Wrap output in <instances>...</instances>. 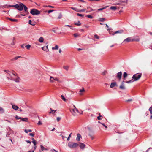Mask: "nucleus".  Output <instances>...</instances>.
Masks as SVG:
<instances>
[{
	"mask_svg": "<svg viewBox=\"0 0 152 152\" xmlns=\"http://www.w3.org/2000/svg\"><path fill=\"white\" fill-rule=\"evenodd\" d=\"M60 136H61V137H62V138L63 139H64V138H66V137H64V136H63L62 135H60Z\"/></svg>",
	"mask_w": 152,
	"mask_h": 152,
	"instance_id": "052dcab7",
	"label": "nucleus"
},
{
	"mask_svg": "<svg viewBox=\"0 0 152 152\" xmlns=\"http://www.w3.org/2000/svg\"><path fill=\"white\" fill-rule=\"evenodd\" d=\"M26 142H27L28 143H29L30 144L31 143V142L29 140H26Z\"/></svg>",
	"mask_w": 152,
	"mask_h": 152,
	"instance_id": "680f3d73",
	"label": "nucleus"
},
{
	"mask_svg": "<svg viewBox=\"0 0 152 152\" xmlns=\"http://www.w3.org/2000/svg\"><path fill=\"white\" fill-rule=\"evenodd\" d=\"M122 75V72L121 71L118 72L116 76V77L118 78L119 80H120L121 78Z\"/></svg>",
	"mask_w": 152,
	"mask_h": 152,
	"instance_id": "0eeeda50",
	"label": "nucleus"
},
{
	"mask_svg": "<svg viewBox=\"0 0 152 152\" xmlns=\"http://www.w3.org/2000/svg\"><path fill=\"white\" fill-rule=\"evenodd\" d=\"M4 112V110L3 109L2 107H0V113H3Z\"/></svg>",
	"mask_w": 152,
	"mask_h": 152,
	"instance_id": "4c0bfd02",
	"label": "nucleus"
},
{
	"mask_svg": "<svg viewBox=\"0 0 152 152\" xmlns=\"http://www.w3.org/2000/svg\"><path fill=\"white\" fill-rule=\"evenodd\" d=\"M141 73H137L134 74L132 78V80H134V81L138 80L141 77Z\"/></svg>",
	"mask_w": 152,
	"mask_h": 152,
	"instance_id": "20e7f679",
	"label": "nucleus"
},
{
	"mask_svg": "<svg viewBox=\"0 0 152 152\" xmlns=\"http://www.w3.org/2000/svg\"><path fill=\"white\" fill-rule=\"evenodd\" d=\"M131 40L130 38L128 37L124 40V41L123 42H129L130 41H131Z\"/></svg>",
	"mask_w": 152,
	"mask_h": 152,
	"instance_id": "f3484780",
	"label": "nucleus"
},
{
	"mask_svg": "<svg viewBox=\"0 0 152 152\" xmlns=\"http://www.w3.org/2000/svg\"><path fill=\"white\" fill-rule=\"evenodd\" d=\"M74 36L75 37H77L78 36V35L77 34H74Z\"/></svg>",
	"mask_w": 152,
	"mask_h": 152,
	"instance_id": "6e6d98bb",
	"label": "nucleus"
},
{
	"mask_svg": "<svg viewBox=\"0 0 152 152\" xmlns=\"http://www.w3.org/2000/svg\"><path fill=\"white\" fill-rule=\"evenodd\" d=\"M61 118L59 117H58L57 118V120L58 122L60 120Z\"/></svg>",
	"mask_w": 152,
	"mask_h": 152,
	"instance_id": "5fc2aeb1",
	"label": "nucleus"
},
{
	"mask_svg": "<svg viewBox=\"0 0 152 152\" xmlns=\"http://www.w3.org/2000/svg\"><path fill=\"white\" fill-rule=\"evenodd\" d=\"M42 49L43 50L46 52H48L49 50L48 48V46H45L43 47H42Z\"/></svg>",
	"mask_w": 152,
	"mask_h": 152,
	"instance_id": "4468645a",
	"label": "nucleus"
},
{
	"mask_svg": "<svg viewBox=\"0 0 152 152\" xmlns=\"http://www.w3.org/2000/svg\"><path fill=\"white\" fill-rule=\"evenodd\" d=\"M32 142L34 144V145H36V140H33L32 141Z\"/></svg>",
	"mask_w": 152,
	"mask_h": 152,
	"instance_id": "8fccbe9b",
	"label": "nucleus"
},
{
	"mask_svg": "<svg viewBox=\"0 0 152 152\" xmlns=\"http://www.w3.org/2000/svg\"><path fill=\"white\" fill-rule=\"evenodd\" d=\"M9 7H14L16 8L18 10H19V5L18 4L15 5H9Z\"/></svg>",
	"mask_w": 152,
	"mask_h": 152,
	"instance_id": "ddd939ff",
	"label": "nucleus"
},
{
	"mask_svg": "<svg viewBox=\"0 0 152 152\" xmlns=\"http://www.w3.org/2000/svg\"><path fill=\"white\" fill-rule=\"evenodd\" d=\"M72 134V133H70V134H69V136L68 137L67 139L68 141H69L70 140V137H71V134Z\"/></svg>",
	"mask_w": 152,
	"mask_h": 152,
	"instance_id": "de8ad7c7",
	"label": "nucleus"
},
{
	"mask_svg": "<svg viewBox=\"0 0 152 152\" xmlns=\"http://www.w3.org/2000/svg\"><path fill=\"white\" fill-rule=\"evenodd\" d=\"M124 81L122 82L121 85L120 86L119 88L121 89L124 90L125 89V88L124 85Z\"/></svg>",
	"mask_w": 152,
	"mask_h": 152,
	"instance_id": "2eb2a0df",
	"label": "nucleus"
},
{
	"mask_svg": "<svg viewBox=\"0 0 152 152\" xmlns=\"http://www.w3.org/2000/svg\"><path fill=\"white\" fill-rule=\"evenodd\" d=\"M69 66H64L63 68L66 71H68L69 69Z\"/></svg>",
	"mask_w": 152,
	"mask_h": 152,
	"instance_id": "2f4dec72",
	"label": "nucleus"
},
{
	"mask_svg": "<svg viewBox=\"0 0 152 152\" xmlns=\"http://www.w3.org/2000/svg\"><path fill=\"white\" fill-rule=\"evenodd\" d=\"M50 110H51V112H50V113L54 114L56 111V110H53L51 108H50Z\"/></svg>",
	"mask_w": 152,
	"mask_h": 152,
	"instance_id": "393cba45",
	"label": "nucleus"
},
{
	"mask_svg": "<svg viewBox=\"0 0 152 152\" xmlns=\"http://www.w3.org/2000/svg\"><path fill=\"white\" fill-rule=\"evenodd\" d=\"M50 151L53 152L54 151H55V152H58V151L54 149H52L50 150Z\"/></svg>",
	"mask_w": 152,
	"mask_h": 152,
	"instance_id": "3c124183",
	"label": "nucleus"
},
{
	"mask_svg": "<svg viewBox=\"0 0 152 152\" xmlns=\"http://www.w3.org/2000/svg\"><path fill=\"white\" fill-rule=\"evenodd\" d=\"M64 26H68L70 27H72V26L69 25H66Z\"/></svg>",
	"mask_w": 152,
	"mask_h": 152,
	"instance_id": "0e129e2a",
	"label": "nucleus"
},
{
	"mask_svg": "<svg viewBox=\"0 0 152 152\" xmlns=\"http://www.w3.org/2000/svg\"><path fill=\"white\" fill-rule=\"evenodd\" d=\"M123 32V30H118L114 32V33L113 34V35L114 34H117V33H122Z\"/></svg>",
	"mask_w": 152,
	"mask_h": 152,
	"instance_id": "a211bd4d",
	"label": "nucleus"
},
{
	"mask_svg": "<svg viewBox=\"0 0 152 152\" xmlns=\"http://www.w3.org/2000/svg\"><path fill=\"white\" fill-rule=\"evenodd\" d=\"M115 86H117L116 82L111 83L110 86V87L111 88H113Z\"/></svg>",
	"mask_w": 152,
	"mask_h": 152,
	"instance_id": "f8f14e48",
	"label": "nucleus"
},
{
	"mask_svg": "<svg viewBox=\"0 0 152 152\" xmlns=\"http://www.w3.org/2000/svg\"><path fill=\"white\" fill-rule=\"evenodd\" d=\"M40 147H41V149L40 150H39V151L40 152H41V151H42L44 150H48L47 149L45 148H44V147L42 145H41Z\"/></svg>",
	"mask_w": 152,
	"mask_h": 152,
	"instance_id": "dca6fc26",
	"label": "nucleus"
},
{
	"mask_svg": "<svg viewBox=\"0 0 152 152\" xmlns=\"http://www.w3.org/2000/svg\"><path fill=\"white\" fill-rule=\"evenodd\" d=\"M82 137L80 134L78 133L77 135V137L76 138V140L77 141H79L80 138H82Z\"/></svg>",
	"mask_w": 152,
	"mask_h": 152,
	"instance_id": "1a4fd4ad",
	"label": "nucleus"
},
{
	"mask_svg": "<svg viewBox=\"0 0 152 152\" xmlns=\"http://www.w3.org/2000/svg\"><path fill=\"white\" fill-rule=\"evenodd\" d=\"M28 9V8L23 3L20 2V11L24 10L23 14H20L21 15L25 16L26 15H28L29 14Z\"/></svg>",
	"mask_w": 152,
	"mask_h": 152,
	"instance_id": "f03ea898",
	"label": "nucleus"
},
{
	"mask_svg": "<svg viewBox=\"0 0 152 152\" xmlns=\"http://www.w3.org/2000/svg\"><path fill=\"white\" fill-rule=\"evenodd\" d=\"M85 91V90L84 88H83V89H80L79 91V92L80 93L83 92H84Z\"/></svg>",
	"mask_w": 152,
	"mask_h": 152,
	"instance_id": "c03bdc74",
	"label": "nucleus"
},
{
	"mask_svg": "<svg viewBox=\"0 0 152 152\" xmlns=\"http://www.w3.org/2000/svg\"><path fill=\"white\" fill-rule=\"evenodd\" d=\"M88 135L92 140L94 139V136L92 134L90 133Z\"/></svg>",
	"mask_w": 152,
	"mask_h": 152,
	"instance_id": "cd10ccee",
	"label": "nucleus"
},
{
	"mask_svg": "<svg viewBox=\"0 0 152 152\" xmlns=\"http://www.w3.org/2000/svg\"><path fill=\"white\" fill-rule=\"evenodd\" d=\"M28 24L33 26H34L35 25L34 23V22L32 23V21L31 20H29L28 22Z\"/></svg>",
	"mask_w": 152,
	"mask_h": 152,
	"instance_id": "4be33fe9",
	"label": "nucleus"
},
{
	"mask_svg": "<svg viewBox=\"0 0 152 152\" xmlns=\"http://www.w3.org/2000/svg\"><path fill=\"white\" fill-rule=\"evenodd\" d=\"M116 9V7L115 6H112L110 7V9L113 10H115Z\"/></svg>",
	"mask_w": 152,
	"mask_h": 152,
	"instance_id": "a878e982",
	"label": "nucleus"
},
{
	"mask_svg": "<svg viewBox=\"0 0 152 152\" xmlns=\"http://www.w3.org/2000/svg\"><path fill=\"white\" fill-rule=\"evenodd\" d=\"M25 132L26 133H28V132H32V130L31 129H28V130H25Z\"/></svg>",
	"mask_w": 152,
	"mask_h": 152,
	"instance_id": "473e14b6",
	"label": "nucleus"
},
{
	"mask_svg": "<svg viewBox=\"0 0 152 152\" xmlns=\"http://www.w3.org/2000/svg\"><path fill=\"white\" fill-rule=\"evenodd\" d=\"M68 146L71 148H74L78 146L79 144L77 143L69 142L68 144Z\"/></svg>",
	"mask_w": 152,
	"mask_h": 152,
	"instance_id": "7ed1b4c3",
	"label": "nucleus"
},
{
	"mask_svg": "<svg viewBox=\"0 0 152 152\" xmlns=\"http://www.w3.org/2000/svg\"><path fill=\"white\" fill-rule=\"evenodd\" d=\"M54 11V10H50L48 11V13H50L52 12H53Z\"/></svg>",
	"mask_w": 152,
	"mask_h": 152,
	"instance_id": "09e8293b",
	"label": "nucleus"
},
{
	"mask_svg": "<svg viewBox=\"0 0 152 152\" xmlns=\"http://www.w3.org/2000/svg\"><path fill=\"white\" fill-rule=\"evenodd\" d=\"M86 17L90 18L91 19H92L93 18V17L91 15H88L86 16Z\"/></svg>",
	"mask_w": 152,
	"mask_h": 152,
	"instance_id": "e433bc0d",
	"label": "nucleus"
},
{
	"mask_svg": "<svg viewBox=\"0 0 152 152\" xmlns=\"http://www.w3.org/2000/svg\"><path fill=\"white\" fill-rule=\"evenodd\" d=\"M149 110L150 112V113L151 115L152 114V107H150L149 109Z\"/></svg>",
	"mask_w": 152,
	"mask_h": 152,
	"instance_id": "c9c22d12",
	"label": "nucleus"
},
{
	"mask_svg": "<svg viewBox=\"0 0 152 152\" xmlns=\"http://www.w3.org/2000/svg\"><path fill=\"white\" fill-rule=\"evenodd\" d=\"M98 122L100 123L103 126H104L105 128H107V127L104 124V123H101L99 121H98Z\"/></svg>",
	"mask_w": 152,
	"mask_h": 152,
	"instance_id": "79ce46f5",
	"label": "nucleus"
},
{
	"mask_svg": "<svg viewBox=\"0 0 152 152\" xmlns=\"http://www.w3.org/2000/svg\"><path fill=\"white\" fill-rule=\"evenodd\" d=\"M105 20L104 18H99V21L101 22H104Z\"/></svg>",
	"mask_w": 152,
	"mask_h": 152,
	"instance_id": "c756f323",
	"label": "nucleus"
},
{
	"mask_svg": "<svg viewBox=\"0 0 152 152\" xmlns=\"http://www.w3.org/2000/svg\"><path fill=\"white\" fill-rule=\"evenodd\" d=\"M46 7H50V8H54V7L51 6H50V5H48V6H46Z\"/></svg>",
	"mask_w": 152,
	"mask_h": 152,
	"instance_id": "13d9d810",
	"label": "nucleus"
},
{
	"mask_svg": "<svg viewBox=\"0 0 152 152\" xmlns=\"http://www.w3.org/2000/svg\"><path fill=\"white\" fill-rule=\"evenodd\" d=\"M61 49H59V52L60 53H61Z\"/></svg>",
	"mask_w": 152,
	"mask_h": 152,
	"instance_id": "69168bd1",
	"label": "nucleus"
},
{
	"mask_svg": "<svg viewBox=\"0 0 152 152\" xmlns=\"http://www.w3.org/2000/svg\"><path fill=\"white\" fill-rule=\"evenodd\" d=\"M61 97L63 100H64V101H66V99L63 95H61Z\"/></svg>",
	"mask_w": 152,
	"mask_h": 152,
	"instance_id": "72a5a7b5",
	"label": "nucleus"
},
{
	"mask_svg": "<svg viewBox=\"0 0 152 152\" xmlns=\"http://www.w3.org/2000/svg\"><path fill=\"white\" fill-rule=\"evenodd\" d=\"M107 73V72L106 71H104L102 73V75H105Z\"/></svg>",
	"mask_w": 152,
	"mask_h": 152,
	"instance_id": "a19ab883",
	"label": "nucleus"
},
{
	"mask_svg": "<svg viewBox=\"0 0 152 152\" xmlns=\"http://www.w3.org/2000/svg\"><path fill=\"white\" fill-rule=\"evenodd\" d=\"M128 76V74L126 72H124L123 74V76L124 77V80H125L126 79V78Z\"/></svg>",
	"mask_w": 152,
	"mask_h": 152,
	"instance_id": "aec40b11",
	"label": "nucleus"
},
{
	"mask_svg": "<svg viewBox=\"0 0 152 152\" xmlns=\"http://www.w3.org/2000/svg\"><path fill=\"white\" fill-rule=\"evenodd\" d=\"M28 152H34V150H33L32 151H28Z\"/></svg>",
	"mask_w": 152,
	"mask_h": 152,
	"instance_id": "774afa93",
	"label": "nucleus"
},
{
	"mask_svg": "<svg viewBox=\"0 0 152 152\" xmlns=\"http://www.w3.org/2000/svg\"><path fill=\"white\" fill-rule=\"evenodd\" d=\"M12 108L13 109L15 110H17L19 108L18 107V106L15 105H12Z\"/></svg>",
	"mask_w": 152,
	"mask_h": 152,
	"instance_id": "6ab92c4d",
	"label": "nucleus"
},
{
	"mask_svg": "<svg viewBox=\"0 0 152 152\" xmlns=\"http://www.w3.org/2000/svg\"><path fill=\"white\" fill-rule=\"evenodd\" d=\"M86 10L85 9H83L81 10H79V12H85Z\"/></svg>",
	"mask_w": 152,
	"mask_h": 152,
	"instance_id": "37998d69",
	"label": "nucleus"
},
{
	"mask_svg": "<svg viewBox=\"0 0 152 152\" xmlns=\"http://www.w3.org/2000/svg\"><path fill=\"white\" fill-rule=\"evenodd\" d=\"M29 135L32 137H34V134L33 133H30L29 134Z\"/></svg>",
	"mask_w": 152,
	"mask_h": 152,
	"instance_id": "49530a36",
	"label": "nucleus"
},
{
	"mask_svg": "<svg viewBox=\"0 0 152 152\" xmlns=\"http://www.w3.org/2000/svg\"><path fill=\"white\" fill-rule=\"evenodd\" d=\"M77 16H80V17H83L84 16L83 15H82V14H79V13H77Z\"/></svg>",
	"mask_w": 152,
	"mask_h": 152,
	"instance_id": "a18cd8bd",
	"label": "nucleus"
},
{
	"mask_svg": "<svg viewBox=\"0 0 152 152\" xmlns=\"http://www.w3.org/2000/svg\"><path fill=\"white\" fill-rule=\"evenodd\" d=\"M37 124L39 125H40L42 124V123L40 121H39Z\"/></svg>",
	"mask_w": 152,
	"mask_h": 152,
	"instance_id": "4d7b16f0",
	"label": "nucleus"
},
{
	"mask_svg": "<svg viewBox=\"0 0 152 152\" xmlns=\"http://www.w3.org/2000/svg\"><path fill=\"white\" fill-rule=\"evenodd\" d=\"M30 13L32 15H35L40 14V12L37 9H33L30 11Z\"/></svg>",
	"mask_w": 152,
	"mask_h": 152,
	"instance_id": "39448f33",
	"label": "nucleus"
},
{
	"mask_svg": "<svg viewBox=\"0 0 152 152\" xmlns=\"http://www.w3.org/2000/svg\"><path fill=\"white\" fill-rule=\"evenodd\" d=\"M132 101V99H129L126 100V102H128L131 101Z\"/></svg>",
	"mask_w": 152,
	"mask_h": 152,
	"instance_id": "bf43d9fd",
	"label": "nucleus"
},
{
	"mask_svg": "<svg viewBox=\"0 0 152 152\" xmlns=\"http://www.w3.org/2000/svg\"><path fill=\"white\" fill-rule=\"evenodd\" d=\"M106 27L107 28V30H110V28L108 26L107 24H106Z\"/></svg>",
	"mask_w": 152,
	"mask_h": 152,
	"instance_id": "603ef678",
	"label": "nucleus"
},
{
	"mask_svg": "<svg viewBox=\"0 0 152 152\" xmlns=\"http://www.w3.org/2000/svg\"><path fill=\"white\" fill-rule=\"evenodd\" d=\"M58 46L57 45H56L55 47H53L52 48V49L53 50H58Z\"/></svg>",
	"mask_w": 152,
	"mask_h": 152,
	"instance_id": "b1692460",
	"label": "nucleus"
},
{
	"mask_svg": "<svg viewBox=\"0 0 152 152\" xmlns=\"http://www.w3.org/2000/svg\"><path fill=\"white\" fill-rule=\"evenodd\" d=\"M15 118H16L17 119H18V120L19 119V117L18 116L16 115V116H15Z\"/></svg>",
	"mask_w": 152,
	"mask_h": 152,
	"instance_id": "e2e57ef3",
	"label": "nucleus"
},
{
	"mask_svg": "<svg viewBox=\"0 0 152 152\" xmlns=\"http://www.w3.org/2000/svg\"><path fill=\"white\" fill-rule=\"evenodd\" d=\"M79 143L80 144L79 145L80 148L81 149H83L85 148L86 145L84 143L82 142H79Z\"/></svg>",
	"mask_w": 152,
	"mask_h": 152,
	"instance_id": "9b49d317",
	"label": "nucleus"
},
{
	"mask_svg": "<svg viewBox=\"0 0 152 152\" xmlns=\"http://www.w3.org/2000/svg\"><path fill=\"white\" fill-rule=\"evenodd\" d=\"M94 36L97 39H98L99 38V37L96 34L95 35H94Z\"/></svg>",
	"mask_w": 152,
	"mask_h": 152,
	"instance_id": "864d4df0",
	"label": "nucleus"
},
{
	"mask_svg": "<svg viewBox=\"0 0 152 152\" xmlns=\"http://www.w3.org/2000/svg\"><path fill=\"white\" fill-rule=\"evenodd\" d=\"M100 116H98L97 117V119H98L99 120H101V119L100 118Z\"/></svg>",
	"mask_w": 152,
	"mask_h": 152,
	"instance_id": "338daca9",
	"label": "nucleus"
},
{
	"mask_svg": "<svg viewBox=\"0 0 152 152\" xmlns=\"http://www.w3.org/2000/svg\"><path fill=\"white\" fill-rule=\"evenodd\" d=\"M132 80H132H130L129 81H126V82L127 83H130L134 81V80Z\"/></svg>",
	"mask_w": 152,
	"mask_h": 152,
	"instance_id": "5701e85b",
	"label": "nucleus"
},
{
	"mask_svg": "<svg viewBox=\"0 0 152 152\" xmlns=\"http://www.w3.org/2000/svg\"><path fill=\"white\" fill-rule=\"evenodd\" d=\"M75 24L79 26L81 25V23L80 21H79L77 23H75Z\"/></svg>",
	"mask_w": 152,
	"mask_h": 152,
	"instance_id": "7c9ffc66",
	"label": "nucleus"
},
{
	"mask_svg": "<svg viewBox=\"0 0 152 152\" xmlns=\"http://www.w3.org/2000/svg\"><path fill=\"white\" fill-rule=\"evenodd\" d=\"M8 19L10 20L11 21H14V22H16L18 21L17 20L15 19H12L11 18H7Z\"/></svg>",
	"mask_w": 152,
	"mask_h": 152,
	"instance_id": "bb28decb",
	"label": "nucleus"
},
{
	"mask_svg": "<svg viewBox=\"0 0 152 152\" xmlns=\"http://www.w3.org/2000/svg\"><path fill=\"white\" fill-rule=\"evenodd\" d=\"M25 47L26 48L28 49H29L31 47V45H27Z\"/></svg>",
	"mask_w": 152,
	"mask_h": 152,
	"instance_id": "ea45409f",
	"label": "nucleus"
},
{
	"mask_svg": "<svg viewBox=\"0 0 152 152\" xmlns=\"http://www.w3.org/2000/svg\"><path fill=\"white\" fill-rule=\"evenodd\" d=\"M74 108L73 109L72 111H71L73 115L74 116H76L77 115V113H78V110L75 107V106L74 105Z\"/></svg>",
	"mask_w": 152,
	"mask_h": 152,
	"instance_id": "423d86ee",
	"label": "nucleus"
},
{
	"mask_svg": "<svg viewBox=\"0 0 152 152\" xmlns=\"http://www.w3.org/2000/svg\"><path fill=\"white\" fill-rule=\"evenodd\" d=\"M52 79H53L54 80L57 81H59V80L57 78V77L54 78L53 77L50 76V81L51 82L53 83L54 82L53 80H52Z\"/></svg>",
	"mask_w": 152,
	"mask_h": 152,
	"instance_id": "9d476101",
	"label": "nucleus"
},
{
	"mask_svg": "<svg viewBox=\"0 0 152 152\" xmlns=\"http://www.w3.org/2000/svg\"><path fill=\"white\" fill-rule=\"evenodd\" d=\"M20 119H21V120L20 121V122L22 121L23 122H28V119L27 118H22L21 117H20Z\"/></svg>",
	"mask_w": 152,
	"mask_h": 152,
	"instance_id": "6e6552de",
	"label": "nucleus"
},
{
	"mask_svg": "<svg viewBox=\"0 0 152 152\" xmlns=\"http://www.w3.org/2000/svg\"><path fill=\"white\" fill-rule=\"evenodd\" d=\"M71 8L72 10H75V11H76V12H79V10H78L77 8H75V7H71Z\"/></svg>",
	"mask_w": 152,
	"mask_h": 152,
	"instance_id": "c85d7f7f",
	"label": "nucleus"
},
{
	"mask_svg": "<svg viewBox=\"0 0 152 152\" xmlns=\"http://www.w3.org/2000/svg\"><path fill=\"white\" fill-rule=\"evenodd\" d=\"M106 7H103L102 8L99 9H98V11H102V10H104V9L106 8Z\"/></svg>",
	"mask_w": 152,
	"mask_h": 152,
	"instance_id": "f704fd0d",
	"label": "nucleus"
},
{
	"mask_svg": "<svg viewBox=\"0 0 152 152\" xmlns=\"http://www.w3.org/2000/svg\"><path fill=\"white\" fill-rule=\"evenodd\" d=\"M18 58H19V56H18L16 57H15L14 58L12 59V60L13 61V60H17Z\"/></svg>",
	"mask_w": 152,
	"mask_h": 152,
	"instance_id": "58836bf2",
	"label": "nucleus"
},
{
	"mask_svg": "<svg viewBox=\"0 0 152 152\" xmlns=\"http://www.w3.org/2000/svg\"><path fill=\"white\" fill-rule=\"evenodd\" d=\"M9 76H7L8 79L14 80L17 83L19 82V77L16 73L14 71L11 72L9 71L5 70Z\"/></svg>",
	"mask_w": 152,
	"mask_h": 152,
	"instance_id": "f257e3e1",
	"label": "nucleus"
},
{
	"mask_svg": "<svg viewBox=\"0 0 152 152\" xmlns=\"http://www.w3.org/2000/svg\"><path fill=\"white\" fill-rule=\"evenodd\" d=\"M38 41L40 42H41V43L42 42L44 41V39L42 37H41L39 38Z\"/></svg>",
	"mask_w": 152,
	"mask_h": 152,
	"instance_id": "412c9836",
	"label": "nucleus"
}]
</instances>
